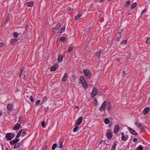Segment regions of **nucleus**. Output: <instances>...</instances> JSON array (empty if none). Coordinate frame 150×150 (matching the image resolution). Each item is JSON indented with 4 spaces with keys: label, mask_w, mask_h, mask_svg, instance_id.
<instances>
[{
    "label": "nucleus",
    "mask_w": 150,
    "mask_h": 150,
    "mask_svg": "<svg viewBox=\"0 0 150 150\" xmlns=\"http://www.w3.org/2000/svg\"><path fill=\"white\" fill-rule=\"evenodd\" d=\"M106 105L107 106V108L108 110V111L110 110L111 107L110 102L109 101H104L99 108V110L101 112H105Z\"/></svg>",
    "instance_id": "f257e3e1"
},
{
    "label": "nucleus",
    "mask_w": 150,
    "mask_h": 150,
    "mask_svg": "<svg viewBox=\"0 0 150 150\" xmlns=\"http://www.w3.org/2000/svg\"><path fill=\"white\" fill-rule=\"evenodd\" d=\"M79 80L80 83L81 84L83 87L85 89H86L88 87V85L86 81L83 76H81L80 77Z\"/></svg>",
    "instance_id": "f03ea898"
},
{
    "label": "nucleus",
    "mask_w": 150,
    "mask_h": 150,
    "mask_svg": "<svg viewBox=\"0 0 150 150\" xmlns=\"http://www.w3.org/2000/svg\"><path fill=\"white\" fill-rule=\"evenodd\" d=\"M83 72L84 73V75L88 77V78H90L92 76V74L90 72V71L87 69H85L83 70Z\"/></svg>",
    "instance_id": "7ed1b4c3"
},
{
    "label": "nucleus",
    "mask_w": 150,
    "mask_h": 150,
    "mask_svg": "<svg viewBox=\"0 0 150 150\" xmlns=\"http://www.w3.org/2000/svg\"><path fill=\"white\" fill-rule=\"evenodd\" d=\"M98 89L94 87L93 88L91 93V96L92 97H94L98 94Z\"/></svg>",
    "instance_id": "20e7f679"
},
{
    "label": "nucleus",
    "mask_w": 150,
    "mask_h": 150,
    "mask_svg": "<svg viewBox=\"0 0 150 150\" xmlns=\"http://www.w3.org/2000/svg\"><path fill=\"white\" fill-rule=\"evenodd\" d=\"M15 137V135L13 133H7L5 135V137L6 139L8 140H11Z\"/></svg>",
    "instance_id": "39448f33"
},
{
    "label": "nucleus",
    "mask_w": 150,
    "mask_h": 150,
    "mask_svg": "<svg viewBox=\"0 0 150 150\" xmlns=\"http://www.w3.org/2000/svg\"><path fill=\"white\" fill-rule=\"evenodd\" d=\"M135 123L137 127L138 128L140 129V133H141V132L144 131V128L141 124L137 122H136Z\"/></svg>",
    "instance_id": "423d86ee"
},
{
    "label": "nucleus",
    "mask_w": 150,
    "mask_h": 150,
    "mask_svg": "<svg viewBox=\"0 0 150 150\" xmlns=\"http://www.w3.org/2000/svg\"><path fill=\"white\" fill-rule=\"evenodd\" d=\"M83 117H79L77 120L76 122L75 123V125H79L82 123L83 120Z\"/></svg>",
    "instance_id": "0eeeda50"
},
{
    "label": "nucleus",
    "mask_w": 150,
    "mask_h": 150,
    "mask_svg": "<svg viewBox=\"0 0 150 150\" xmlns=\"http://www.w3.org/2000/svg\"><path fill=\"white\" fill-rule=\"evenodd\" d=\"M128 129L132 134L136 135H138L137 133L134 130L131 128L130 127H128Z\"/></svg>",
    "instance_id": "6e6552de"
},
{
    "label": "nucleus",
    "mask_w": 150,
    "mask_h": 150,
    "mask_svg": "<svg viewBox=\"0 0 150 150\" xmlns=\"http://www.w3.org/2000/svg\"><path fill=\"white\" fill-rule=\"evenodd\" d=\"M121 139L123 141H125L127 140L128 136H126L123 132L121 133Z\"/></svg>",
    "instance_id": "1a4fd4ad"
},
{
    "label": "nucleus",
    "mask_w": 150,
    "mask_h": 150,
    "mask_svg": "<svg viewBox=\"0 0 150 150\" xmlns=\"http://www.w3.org/2000/svg\"><path fill=\"white\" fill-rule=\"evenodd\" d=\"M21 125L19 123H17L13 127V129L15 130L19 129L21 127Z\"/></svg>",
    "instance_id": "9d476101"
},
{
    "label": "nucleus",
    "mask_w": 150,
    "mask_h": 150,
    "mask_svg": "<svg viewBox=\"0 0 150 150\" xmlns=\"http://www.w3.org/2000/svg\"><path fill=\"white\" fill-rule=\"evenodd\" d=\"M63 60V57L62 55L61 54H59L58 56V58L57 59V61L58 62H62Z\"/></svg>",
    "instance_id": "9b49d317"
},
{
    "label": "nucleus",
    "mask_w": 150,
    "mask_h": 150,
    "mask_svg": "<svg viewBox=\"0 0 150 150\" xmlns=\"http://www.w3.org/2000/svg\"><path fill=\"white\" fill-rule=\"evenodd\" d=\"M61 25L60 23H58L55 26V27L53 28V31L55 32L56 30H57L61 26Z\"/></svg>",
    "instance_id": "f8f14e48"
},
{
    "label": "nucleus",
    "mask_w": 150,
    "mask_h": 150,
    "mask_svg": "<svg viewBox=\"0 0 150 150\" xmlns=\"http://www.w3.org/2000/svg\"><path fill=\"white\" fill-rule=\"evenodd\" d=\"M120 130V127L119 125H116L115 127L114 132L115 134L117 133Z\"/></svg>",
    "instance_id": "ddd939ff"
},
{
    "label": "nucleus",
    "mask_w": 150,
    "mask_h": 150,
    "mask_svg": "<svg viewBox=\"0 0 150 150\" xmlns=\"http://www.w3.org/2000/svg\"><path fill=\"white\" fill-rule=\"evenodd\" d=\"M18 40L15 38H12L11 39L10 42L12 45H14L17 42Z\"/></svg>",
    "instance_id": "4468645a"
},
{
    "label": "nucleus",
    "mask_w": 150,
    "mask_h": 150,
    "mask_svg": "<svg viewBox=\"0 0 150 150\" xmlns=\"http://www.w3.org/2000/svg\"><path fill=\"white\" fill-rule=\"evenodd\" d=\"M128 74L127 71L126 70H123L121 72L122 75L123 76H125L127 74Z\"/></svg>",
    "instance_id": "2eb2a0df"
},
{
    "label": "nucleus",
    "mask_w": 150,
    "mask_h": 150,
    "mask_svg": "<svg viewBox=\"0 0 150 150\" xmlns=\"http://www.w3.org/2000/svg\"><path fill=\"white\" fill-rule=\"evenodd\" d=\"M150 108L148 107H146L144 108L143 110V114L144 115L146 114L149 111Z\"/></svg>",
    "instance_id": "dca6fc26"
},
{
    "label": "nucleus",
    "mask_w": 150,
    "mask_h": 150,
    "mask_svg": "<svg viewBox=\"0 0 150 150\" xmlns=\"http://www.w3.org/2000/svg\"><path fill=\"white\" fill-rule=\"evenodd\" d=\"M68 78V74L67 73H65L64 74V77L62 79V81L63 82L66 81Z\"/></svg>",
    "instance_id": "f3484780"
},
{
    "label": "nucleus",
    "mask_w": 150,
    "mask_h": 150,
    "mask_svg": "<svg viewBox=\"0 0 150 150\" xmlns=\"http://www.w3.org/2000/svg\"><path fill=\"white\" fill-rule=\"evenodd\" d=\"M34 3L33 1L27 2L26 3V5L28 7H32L33 6Z\"/></svg>",
    "instance_id": "a211bd4d"
},
{
    "label": "nucleus",
    "mask_w": 150,
    "mask_h": 150,
    "mask_svg": "<svg viewBox=\"0 0 150 150\" xmlns=\"http://www.w3.org/2000/svg\"><path fill=\"white\" fill-rule=\"evenodd\" d=\"M79 127L78 125L75 124V127L73 129V132H76L79 129Z\"/></svg>",
    "instance_id": "6ab92c4d"
},
{
    "label": "nucleus",
    "mask_w": 150,
    "mask_h": 150,
    "mask_svg": "<svg viewBox=\"0 0 150 150\" xmlns=\"http://www.w3.org/2000/svg\"><path fill=\"white\" fill-rule=\"evenodd\" d=\"M65 28V26L62 27L60 29V31L59 32V35L61 34L64 31Z\"/></svg>",
    "instance_id": "aec40b11"
},
{
    "label": "nucleus",
    "mask_w": 150,
    "mask_h": 150,
    "mask_svg": "<svg viewBox=\"0 0 150 150\" xmlns=\"http://www.w3.org/2000/svg\"><path fill=\"white\" fill-rule=\"evenodd\" d=\"M106 136L108 139H111L112 135V134L110 132H108L106 134Z\"/></svg>",
    "instance_id": "412c9836"
},
{
    "label": "nucleus",
    "mask_w": 150,
    "mask_h": 150,
    "mask_svg": "<svg viewBox=\"0 0 150 150\" xmlns=\"http://www.w3.org/2000/svg\"><path fill=\"white\" fill-rule=\"evenodd\" d=\"M102 53V52L101 51H99L96 52V55L98 58H99L100 55Z\"/></svg>",
    "instance_id": "4be33fe9"
},
{
    "label": "nucleus",
    "mask_w": 150,
    "mask_h": 150,
    "mask_svg": "<svg viewBox=\"0 0 150 150\" xmlns=\"http://www.w3.org/2000/svg\"><path fill=\"white\" fill-rule=\"evenodd\" d=\"M13 105L10 104H8L7 106V109L9 110H11L12 108Z\"/></svg>",
    "instance_id": "5701e85b"
},
{
    "label": "nucleus",
    "mask_w": 150,
    "mask_h": 150,
    "mask_svg": "<svg viewBox=\"0 0 150 150\" xmlns=\"http://www.w3.org/2000/svg\"><path fill=\"white\" fill-rule=\"evenodd\" d=\"M104 122L105 124H108L110 122V120L108 118H105L104 120Z\"/></svg>",
    "instance_id": "b1692460"
},
{
    "label": "nucleus",
    "mask_w": 150,
    "mask_h": 150,
    "mask_svg": "<svg viewBox=\"0 0 150 150\" xmlns=\"http://www.w3.org/2000/svg\"><path fill=\"white\" fill-rule=\"evenodd\" d=\"M13 37L15 38H17L18 37V33L16 32H14L13 34Z\"/></svg>",
    "instance_id": "393cba45"
},
{
    "label": "nucleus",
    "mask_w": 150,
    "mask_h": 150,
    "mask_svg": "<svg viewBox=\"0 0 150 150\" xmlns=\"http://www.w3.org/2000/svg\"><path fill=\"white\" fill-rule=\"evenodd\" d=\"M57 69V68L56 67L53 66L50 67V70L51 71H56Z\"/></svg>",
    "instance_id": "a878e982"
},
{
    "label": "nucleus",
    "mask_w": 150,
    "mask_h": 150,
    "mask_svg": "<svg viewBox=\"0 0 150 150\" xmlns=\"http://www.w3.org/2000/svg\"><path fill=\"white\" fill-rule=\"evenodd\" d=\"M22 131L23 130H22V129H21L19 131V132L17 134V135H16V138H18V137H20V136L21 135V133L22 132Z\"/></svg>",
    "instance_id": "bb28decb"
},
{
    "label": "nucleus",
    "mask_w": 150,
    "mask_h": 150,
    "mask_svg": "<svg viewBox=\"0 0 150 150\" xmlns=\"http://www.w3.org/2000/svg\"><path fill=\"white\" fill-rule=\"evenodd\" d=\"M59 40L62 42H64L66 41V39L65 37H61L59 39Z\"/></svg>",
    "instance_id": "cd10ccee"
},
{
    "label": "nucleus",
    "mask_w": 150,
    "mask_h": 150,
    "mask_svg": "<svg viewBox=\"0 0 150 150\" xmlns=\"http://www.w3.org/2000/svg\"><path fill=\"white\" fill-rule=\"evenodd\" d=\"M20 146V143H16L14 145V147L15 148H19Z\"/></svg>",
    "instance_id": "c85d7f7f"
},
{
    "label": "nucleus",
    "mask_w": 150,
    "mask_h": 150,
    "mask_svg": "<svg viewBox=\"0 0 150 150\" xmlns=\"http://www.w3.org/2000/svg\"><path fill=\"white\" fill-rule=\"evenodd\" d=\"M93 104L94 105L96 106L98 105V102L96 98H95L94 100Z\"/></svg>",
    "instance_id": "c756f323"
},
{
    "label": "nucleus",
    "mask_w": 150,
    "mask_h": 150,
    "mask_svg": "<svg viewBox=\"0 0 150 150\" xmlns=\"http://www.w3.org/2000/svg\"><path fill=\"white\" fill-rule=\"evenodd\" d=\"M116 146V144L115 143H114L112 145L111 150H115V147Z\"/></svg>",
    "instance_id": "7c9ffc66"
},
{
    "label": "nucleus",
    "mask_w": 150,
    "mask_h": 150,
    "mask_svg": "<svg viewBox=\"0 0 150 150\" xmlns=\"http://www.w3.org/2000/svg\"><path fill=\"white\" fill-rule=\"evenodd\" d=\"M57 146V144L56 143L54 144L52 146V150H54Z\"/></svg>",
    "instance_id": "2f4dec72"
},
{
    "label": "nucleus",
    "mask_w": 150,
    "mask_h": 150,
    "mask_svg": "<svg viewBox=\"0 0 150 150\" xmlns=\"http://www.w3.org/2000/svg\"><path fill=\"white\" fill-rule=\"evenodd\" d=\"M130 1H126V3H125V4H126L125 7H128V6H129L130 5Z\"/></svg>",
    "instance_id": "473e14b6"
},
{
    "label": "nucleus",
    "mask_w": 150,
    "mask_h": 150,
    "mask_svg": "<svg viewBox=\"0 0 150 150\" xmlns=\"http://www.w3.org/2000/svg\"><path fill=\"white\" fill-rule=\"evenodd\" d=\"M81 16V15L80 14H78L77 16H75V18L76 20L80 18V17Z\"/></svg>",
    "instance_id": "72a5a7b5"
},
{
    "label": "nucleus",
    "mask_w": 150,
    "mask_h": 150,
    "mask_svg": "<svg viewBox=\"0 0 150 150\" xmlns=\"http://www.w3.org/2000/svg\"><path fill=\"white\" fill-rule=\"evenodd\" d=\"M41 102V101L40 100H38L36 101L35 102V105L36 106H38L39 104H40V103Z\"/></svg>",
    "instance_id": "f704fd0d"
},
{
    "label": "nucleus",
    "mask_w": 150,
    "mask_h": 150,
    "mask_svg": "<svg viewBox=\"0 0 150 150\" xmlns=\"http://www.w3.org/2000/svg\"><path fill=\"white\" fill-rule=\"evenodd\" d=\"M143 146L141 145H140L137 147V150H143Z\"/></svg>",
    "instance_id": "c9c22d12"
},
{
    "label": "nucleus",
    "mask_w": 150,
    "mask_h": 150,
    "mask_svg": "<svg viewBox=\"0 0 150 150\" xmlns=\"http://www.w3.org/2000/svg\"><path fill=\"white\" fill-rule=\"evenodd\" d=\"M72 50V48L71 47H69L68 48L67 51L68 52H70Z\"/></svg>",
    "instance_id": "e433bc0d"
},
{
    "label": "nucleus",
    "mask_w": 150,
    "mask_h": 150,
    "mask_svg": "<svg viewBox=\"0 0 150 150\" xmlns=\"http://www.w3.org/2000/svg\"><path fill=\"white\" fill-rule=\"evenodd\" d=\"M137 3H134L132 4V5L131 8L132 9H133L136 6Z\"/></svg>",
    "instance_id": "4c0bfd02"
},
{
    "label": "nucleus",
    "mask_w": 150,
    "mask_h": 150,
    "mask_svg": "<svg viewBox=\"0 0 150 150\" xmlns=\"http://www.w3.org/2000/svg\"><path fill=\"white\" fill-rule=\"evenodd\" d=\"M41 125L42 126V127L43 128H45V122L44 121H43L41 122Z\"/></svg>",
    "instance_id": "58836bf2"
},
{
    "label": "nucleus",
    "mask_w": 150,
    "mask_h": 150,
    "mask_svg": "<svg viewBox=\"0 0 150 150\" xmlns=\"http://www.w3.org/2000/svg\"><path fill=\"white\" fill-rule=\"evenodd\" d=\"M28 75H26V74H25L24 75V78H23V79L24 80V81H26L27 80V79L28 78Z\"/></svg>",
    "instance_id": "ea45409f"
},
{
    "label": "nucleus",
    "mask_w": 150,
    "mask_h": 150,
    "mask_svg": "<svg viewBox=\"0 0 150 150\" xmlns=\"http://www.w3.org/2000/svg\"><path fill=\"white\" fill-rule=\"evenodd\" d=\"M146 43L147 44H150V38H148L146 41Z\"/></svg>",
    "instance_id": "a19ab883"
},
{
    "label": "nucleus",
    "mask_w": 150,
    "mask_h": 150,
    "mask_svg": "<svg viewBox=\"0 0 150 150\" xmlns=\"http://www.w3.org/2000/svg\"><path fill=\"white\" fill-rule=\"evenodd\" d=\"M19 141V139H18L17 138L16 139H15L13 141V142L14 143V144L17 143H16L18 142Z\"/></svg>",
    "instance_id": "79ce46f5"
},
{
    "label": "nucleus",
    "mask_w": 150,
    "mask_h": 150,
    "mask_svg": "<svg viewBox=\"0 0 150 150\" xmlns=\"http://www.w3.org/2000/svg\"><path fill=\"white\" fill-rule=\"evenodd\" d=\"M24 70V68H22L21 69V70L20 71V72L19 74V76H20L22 74L23 71Z\"/></svg>",
    "instance_id": "37998d69"
},
{
    "label": "nucleus",
    "mask_w": 150,
    "mask_h": 150,
    "mask_svg": "<svg viewBox=\"0 0 150 150\" xmlns=\"http://www.w3.org/2000/svg\"><path fill=\"white\" fill-rule=\"evenodd\" d=\"M59 147L60 148H62L63 147V142H59Z\"/></svg>",
    "instance_id": "c03bdc74"
},
{
    "label": "nucleus",
    "mask_w": 150,
    "mask_h": 150,
    "mask_svg": "<svg viewBox=\"0 0 150 150\" xmlns=\"http://www.w3.org/2000/svg\"><path fill=\"white\" fill-rule=\"evenodd\" d=\"M5 45L4 43L3 42H0V47H3Z\"/></svg>",
    "instance_id": "a18cd8bd"
},
{
    "label": "nucleus",
    "mask_w": 150,
    "mask_h": 150,
    "mask_svg": "<svg viewBox=\"0 0 150 150\" xmlns=\"http://www.w3.org/2000/svg\"><path fill=\"white\" fill-rule=\"evenodd\" d=\"M127 42V40H124L122 42H121V44H126Z\"/></svg>",
    "instance_id": "49530a36"
},
{
    "label": "nucleus",
    "mask_w": 150,
    "mask_h": 150,
    "mask_svg": "<svg viewBox=\"0 0 150 150\" xmlns=\"http://www.w3.org/2000/svg\"><path fill=\"white\" fill-rule=\"evenodd\" d=\"M30 100L32 102H33L34 101V99L32 96H31L30 97Z\"/></svg>",
    "instance_id": "de8ad7c7"
},
{
    "label": "nucleus",
    "mask_w": 150,
    "mask_h": 150,
    "mask_svg": "<svg viewBox=\"0 0 150 150\" xmlns=\"http://www.w3.org/2000/svg\"><path fill=\"white\" fill-rule=\"evenodd\" d=\"M116 60L118 62H120L121 61V59L120 58H117L116 59Z\"/></svg>",
    "instance_id": "09e8293b"
},
{
    "label": "nucleus",
    "mask_w": 150,
    "mask_h": 150,
    "mask_svg": "<svg viewBox=\"0 0 150 150\" xmlns=\"http://www.w3.org/2000/svg\"><path fill=\"white\" fill-rule=\"evenodd\" d=\"M47 100V98H44L43 100L42 101V103H43L45 101H46Z\"/></svg>",
    "instance_id": "8fccbe9b"
},
{
    "label": "nucleus",
    "mask_w": 150,
    "mask_h": 150,
    "mask_svg": "<svg viewBox=\"0 0 150 150\" xmlns=\"http://www.w3.org/2000/svg\"><path fill=\"white\" fill-rule=\"evenodd\" d=\"M19 119L18 120V122L20 123H21V117H19Z\"/></svg>",
    "instance_id": "3c124183"
},
{
    "label": "nucleus",
    "mask_w": 150,
    "mask_h": 150,
    "mask_svg": "<svg viewBox=\"0 0 150 150\" xmlns=\"http://www.w3.org/2000/svg\"><path fill=\"white\" fill-rule=\"evenodd\" d=\"M13 142V141H11L10 142V144L12 145H13L14 144V143Z\"/></svg>",
    "instance_id": "603ef678"
},
{
    "label": "nucleus",
    "mask_w": 150,
    "mask_h": 150,
    "mask_svg": "<svg viewBox=\"0 0 150 150\" xmlns=\"http://www.w3.org/2000/svg\"><path fill=\"white\" fill-rule=\"evenodd\" d=\"M133 141L135 142L137 141V139L136 138H134L133 139Z\"/></svg>",
    "instance_id": "864d4df0"
},
{
    "label": "nucleus",
    "mask_w": 150,
    "mask_h": 150,
    "mask_svg": "<svg viewBox=\"0 0 150 150\" xmlns=\"http://www.w3.org/2000/svg\"><path fill=\"white\" fill-rule=\"evenodd\" d=\"M23 134L24 135H26V134H27V133L26 132V131H23Z\"/></svg>",
    "instance_id": "5fc2aeb1"
},
{
    "label": "nucleus",
    "mask_w": 150,
    "mask_h": 150,
    "mask_svg": "<svg viewBox=\"0 0 150 150\" xmlns=\"http://www.w3.org/2000/svg\"><path fill=\"white\" fill-rule=\"evenodd\" d=\"M146 11V10L145 9H144L142 11V14L143 13H144Z\"/></svg>",
    "instance_id": "6e6d98bb"
},
{
    "label": "nucleus",
    "mask_w": 150,
    "mask_h": 150,
    "mask_svg": "<svg viewBox=\"0 0 150 150\" xmlns=\"http://www.w3.org/2000/svg\"><path fill=\"white\" fill-rule=\"evenodd\" d=\"M105 141H102L100 143H103Z\"/></svg>",
    "instance_id": "4d7b16f0"
},
{
    "label": "nucleus",
    "mask_w": 150,
    "mask_h": 150,
    "mask_svg": "<svg viewBox=\"0 0 150 150\" xmlns=\"http://www.w3.org/2000/svg\"><path fill=\"white\" fill-rule=\"evenodd\" d=\"M104 0H101L99 1L100 2H103Z\"/></svg>",
    "instance_id": "13d9d810"
},
{
    "label": "nucleus",
    "mask_w": 150,
    "mask_h": 150,
    "mask_svg": "<svg viewBox=\"0 0 150 150\" xmlns=\"http://www.w3.org/2000/svg\"><path fill=\"white\" fill-rule=\"evenodd\" d=\"M8 20H9V18H7L6 19V21H8Z\"/></svg>",
    "instance_id": "bf43d9fd"
},
{
    "label": "nucleus",
    "mask_w": 150,
    "mask_h": 150,
    "mask_svg": "<svg viewBox=\"0 0 150 150\" xmlns=\"http://www.w3.org/2000/svg\"><path fill=\"white\" fill-rule=\"evenodd\" d=\"M2 114V112H0V116Z\"/></svg>",
    "instance_id": "052dcab7"
},
{
    "label": "nucleus",
    "mask_w": 150,
    "mask_h": 150,
    "mask_svg": "<svg viewBox=\"0 0 150 150\" xmlns=\"http://www.w3.org/2000/svg\"><path fill=\"white\" fill-rule=\"evenodd\" d=\"M79 108L78 106H76V107H75V108Z\"/></svg>",
    "instance_id": "680f3d73"
},
{
    "label": "nucleus",
    "mask_w": 150,
    "mask_h": 150,
    "mask_svg": "<svg viewBox=\"0 0 150 150\" xmlns=\"http://www.w3.org/2000/svg\"><path fill=\"white\" fill-rule=\"evenodd\" d=\"M28 27V25H26L27 28Z\"/></svg>",
    "instance_id": "e2e57ef3"
},
{
    "label": "nucleus",
    "mask_w": 150,
    "mask_h": 150,
    "mask_svg": "<svg viewBox=\"0 0 150 150\" xmlns=\"http://www.w3.org/2000/svg\"><path fill=\"white\" fill-rule=\"evenodd\" d=\"M119 34H121V33L120 32H119Z\"/></svg>",
    "instance_id": "0e129e2a"
},
{
    "label": "nucleus",
    "mask_w": 150,
    "mask_h": 150,
    "mask_svg": "<svg viewBox=\"0 0 150 150\" xmlns=\"http://www.w3.org/2000/svg\"><path fill=\"white\" fill-rule=\"evenodd\" d=\"M5 150H8V149L7 148H6Z\"/></svg>",
    "instance_id": "69168bd1"
},
{
    "label": "nucleus",
    "mask_w": 150,
    "mask_h": 150,
    "mask_svg": "<svg viewBox=\"0 0 150 150\" xmlns=\"http://www.w3.org/2000/svg\"><path fill=\"white\" fill-rule=\"evenodd\" d=\"M149 100H150V97L149 98Z\"/></svg>",
    "instance_id": "338daca9"
},
{
    "label": "nucleus",
    "mask_w": 150,
    "mask_h": 150,
    "mask_svg": "<svg viewBox=\"0 0 150 150\" xmlns=\"http://www.w3.org/2000/svg\"><path fill=\"white\" fill-rule=\"evenodd\" d=\"M122 31H123V29H122Z\"/></svg>",
    "instance_id": "774afa93"
}]
</instances>
